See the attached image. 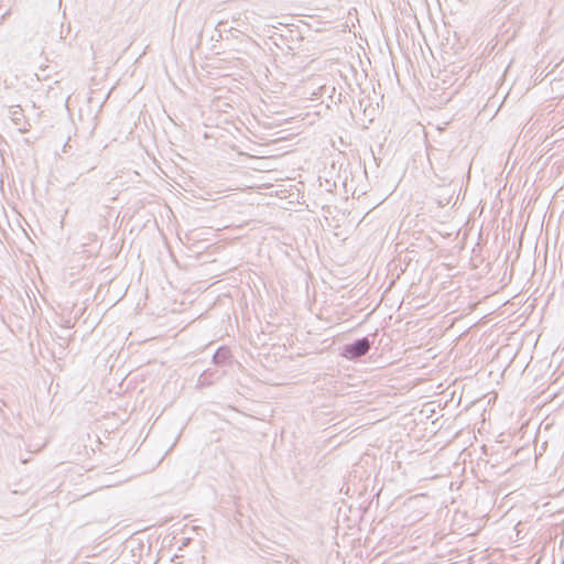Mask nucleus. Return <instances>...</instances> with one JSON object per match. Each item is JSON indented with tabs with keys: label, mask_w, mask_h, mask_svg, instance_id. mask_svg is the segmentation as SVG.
Here are the masks:
<instances>
[{
	"label": "nucleus",
	"mask_w": 564,
	"mask_h": 564,
	"mask_svg": "<svg viewBox=\"0 0 564 564\" xmlns=\"http://www.w3.org/2000/svg\"><path fill=\"white\" fill-rule=\"evenodd\" d=\"M215 375L216 373H214V372L205 371L204 373L200 375L198 381H199L200 384H209V383H212V378Z\"/></svg>",
	"instance_id": "obj_3"
},
{
	"label": "nucleus",
	"mask_w": 564,
	"mask_h": 564,
	"mask_svg": "<svg viewBox=\"0 0 564 564\" xmlns=\"http://www.w3.org/2000/svg\"><path fill=\"white\" fill-rule=\"evenodd\" d=\"M231 357L230 350L227 347H220L213 356V361L217 366L225 365Z\"/></svg>",
	"instance_id": "obj_2"
},
{
	"label": "nucleus",
	"mask_w": 564,
	"mask_h": 564,
	"mask_svg": "<svg viewBox=\"0 0 564 564\" xmlns=\"http://www.w3.org/2000/svg\"><path fill=\"white\" fill-rule=\"evenodd\" d=\"M180 557L178 556H175V558L172 560V562H174V564H181L180 562H176V560H178Z\"/></svg>",
	"instance_id": "obj_5"
},
{
	"label": "nucleus",
	"mask_w": 564,
	"mask_h": 564,
	"mask_svg": "<svg viewBox=\"0 0 564 564\" xmlns=\"http://www.w3.org/2000/svg\"><path fill=\"white\" fill-rule=\"evenodd\" d=\"M227 25H228L227 21H220V22H218L216 30L219 31L220 33L225 32V31H227ZM231 29L232 28H229L228 31H231Z\"/></svg>",
	"instance_id": "obj_4"
},
{
	"label": "nucleus",
	"mask_w": 564,
	"mask_h": 564,
	"mask_svg": "<svg viewBox=\"0 0 564 564\" xmlns=\"http://www.w3.org/2000/svg\"><path fill=\"white\" fill-rule=\"evenodd\" d=\"M373 340H371L368 336L358 338L354 343L345 345L340 355L349 360H356L365 356L371 348Z\"/></svg>",
	"instance_id": "obj_1"
}]
</instances>
